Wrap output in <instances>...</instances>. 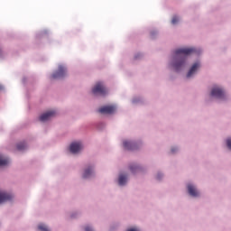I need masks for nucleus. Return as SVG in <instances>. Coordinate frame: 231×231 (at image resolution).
<instances>
[{
    "mask_svg": "<svg viewBox=\"0 0 231 231\" xmlns=\"http://www.w3.org/2000/svg\"><path fill=\"white\" fill-rule=\"evenodd\" d=\"M198 51L196 48H181L177 49L175 51V55L173 58V68L175 71H180L183 66H185V62H187V56L192 55V53H197Z\"/></svg>",
    "mask_w": 231,
    "mask_h": 231,
    "instance_id": "obj_1",
    "label": "nucleus"
},
{
    "mask_svg": "<svg viewBox=\"0 0 231 231\" xmlns=\"http://www.w3.org/2000/svg\"><path fill=\"white\" fill-rule=\"evenodd\" d=\"M92 93L94 95H107V89L106 88V87L104 86V84L102 82H98L96 84V86L93 88L92 89Z\"/></svg>",
    "mask_w": 231,
    "mask_h": 231,
    "instance_id": "obj_2",
    "label": "nucleus"
},
{
    "mask_svg": "<svg viewBox=\"0 0 231 231\" xmlns=\"http://www.w3.org/2000/svg\"><path fill=\"white\" fill-rule=\"evenodd\" d=\"M116 111V107L115 106H105L98 109L101 115H113Z\"/></svg>",
    "mask_w": 231,
    "mask_h": 231,
    "instance_id": "obj_3",
    "label": "nucleus"
},
{
    "mask_svg": "<svg viewBox=\"0 0 231 231\" xmlns=\"http://www.w3.org/2000/svg\"><path fill=\"white\" fill-rule=\"evenodd\" d=\"M63 77H66V68L62 65H60L58 68V71L54 72L51 76V79H63Z\"/></svg>",
    "mask_w": 231,
    "mask_h": 231,
    "instance_id": "obj_4",
    "label": "nucleus"
},
{
    "mask_svg": "<svg viewBox=\"0 0 231 231\" xmlns=\"http://www.w3.org/2000/svg\"><path fill=\"white\" fill-rule=\"evenodd\" d=\"M55 115H57V112H55V110L48 111L40 116V121L48 122V120H51V118H53Z\"/></svg>",
    "mask_w": 231,
    "mask_h": 231,
    "instance_id": "obj_5",
    "label": "nucleus"
},
{
    "mask_svg": "<svg viewBox=\"0 0 231 231\" xmlns=\"http://www.w3.org/2000/svg\"><path fill=\"white\" fill-rule=\"evenodd\" d=\"M82 143L80 142L72 143L69 146V151L72 154H77L82 151Z\"/></svg>",
    "mask_w": 231,
    "mask_h": 231,
    "instance_id": "obj_6",
    "label": "nucleus"
},
{
    "mask_svg": "<svg viewBox=\"0 0 231 231\" xmlns=\"http://www.w3.org/2000/svg\"><path fill=\"white\" fill-rule=\"evenodd\" d=\"M211 97H215L216 98H225V92L221 88L215 87L211 90Z\"/></svg>",
    "mask_w": 231,
    "mask_h": 231,
    "instance_id": "obj_7",
    "label": "nucleus"
},
{
    "mask_svg": "<svg viewBox=\"0 0 231 231\" xmlns=\"http://www.w3.org/2000/svg\"><path fill=\"white\" fill-rule=\"evenodd\" d=\"M13 196L0 189V205L5 203V201H10Z\"/></svg>",
    "mask_w": 231,
    "mask_h": 231,
    "instance_id": "obj_8",
    "label": "nucleus"
},
{
    "mask_svg": "<svg viewBox=\"0 0 231 231\" xmlns=\"http://www.w3.org/2000/svg\"><path fill=\"white\" fill-rule=\"evenodd\" d=\"M123 145H124L125 149H126V151H135V149H137L135 143L124 141Z\"/></svg>",
    "mask_w": 231,
    "mask_h": 231,
    "instance_id": "obj_9",
    "label": "nucleus"
},
{
    "mask_svg": "<svg viewBox=\"0 0 231 231\" xmlns=\"http://www.w3.org/2000/svg\"><path fill=\"white\" fill-rule=\"evenodd\" d=\"M188 192L193 198H198V196H199V192H198V189H196V188L193 185H191V184L188 185Z\"/></svg>",
    "mask_w": 231,
    "mask_h": 231,
    "instance_id": "obj_10",
    "label": "nucleus"
},
{
    "mask_svg": "<svg viewBox=\"0 0 231 231\" xmlns=\"http://www.w3.org/2000/svg\"><path fill=\"white\" fill-rule=\"evenodd\" d=\"M198 68H199V62H195L188 72L187 78L190 79V77H192V75L198 71Z\"/></svg>",
    "mask_w": 231,
    "mask_h": 231,
    "instance_id": "obj_11",
    "label": "nucleus"
},
{
    "mask_svg": "<svg viewBox=\"0 0 231 231\" xmlns=\"http://www.w3.org/2000/svg\"><path fill=\"white\" fill-rule=\"evenodd\" d=\"M10 163V160L8 158L0 155V167H6Z\"/></svg>",
    "mask_w": 231,
    "mask_h": 231,
    "instance_id": "obj_12",
    "label": "nucleus"
},
{
    "mask_svg": "<svg viewBox=\"0 0 231 231\" xmlns=\"http://www.w3.org/2000/svg\"><path fill=\"white\" fill-rule=\"evenodd\" d=\"M125 183H127V175H124V174L119 175L118 184L121 186H124L125 185Z\"/></svg>",
    "mask_w": 231,
    "mask_h": 231,
    "instance_id": "obj_13",
    "label": "nucleus"
},
{
    "mask_svg": "<svg viewBox=\"0 0 231 231\" xmlns=\"http://www.w3.org/2000/svg\"><path fill=\"white\" fill-rule=\"evenodd\" d=\"M93 174V168L89 167L85 170L83 173V178H91V175Z\"/></svg>",
    "mask_w": 231,
    "mask_h": 231,
    "instance_id": "obj_14",
    "label": "nucleus"
},
{
    "mask_svg": "<svg viewBox=\"0 0 231 231\" xmlns=\"http://www.w3.org/2000/svg\"><path fill=\"white\" fill-rule=\"evenodd\" d=\"M16 149L17 151H24V149H26V143H19L16 145Z\"/></svg>",
    "mask_w": 231,
    "mask_h": 231,
    "instance_id": "obj_15",
    "label": "nucleus"
},
{
    "mask_svg": "<svg viewBox=\"0 0 231 231\" xmlns=\"http://www.w3.org/2000/svg\"><path fill=\"white\" fill-rule=\"evenodd\" d=\"M130 171L131 172H138V171H140V166L132 165L130 166Z\"/></svg>",
    "mask_w": 231,
    "mask_h": 231,
    "instance_id": "obj_16",
    "label": "nucleus"
},
{
    "mask_svg": "<svg viewBox=\"0 0 231 231\" xmlns=\"http://www.w3.org/2000/svg\"><path fill=\"white\" fill-rule=\"evenodd\" d=\"M38 228L41 231H50V229H48V227L43 224H41L40 226H38Z\"/></svg>",
    "mask_w": 231,
    "mask_h": 231,
    "instance_id": "obj_17",
    "label": "nucleus"
},
{
    "mask_svg": "<svg viewBox=\"0 0 231 231\" xmlns=\"http://www.w3.org/2000/svg\"><path fill=\"white\" fill-rule=\"evenodd\" d=\"M180 19L178 16H173L171 19V24H177L179 23Z\"/></svg>",
    "mask_w": 231,
    "mask_h": 231,
    "instance_id": "obj_18",
    "label": "nucleus"
},
{
    "mask_svg": "<svg viewBox=\"0 0 231 231\" xmlns=\"http://www.w3.org/2000/svg\"><path fill=\"white\" fill-rule=\"evenodd\" d=\"M226 146L228 147V149L231 150V138H228V139L226 140Z\"/></svg>",
    "mask_w": 231,
    "mask_h": 231,
    "instance_id": "obj_19",
    "label": "nucleus"
},
{
    "mask_svg": "<svg viewBox=\"0 0 231 231\" xmlns=\"http://www.w3.org/2000/svg\"><path fill=\"white\" fill-rule=\"evenodd\" d=\"M85 230H86V231H93V229H92L91 227H89V226H87V227L85 228Z\"/></svg>",
    "mask_w": 231,
    "mask_h": 231,
    "instance_id": "obj_20",
    "label": "nucleus"
},
{
    "mask_svg": "<svg viewBox=\"0 0 231 231\" xmlns=\"http://www.w3.org/2000/svg\"><path fill=\"white\" fill-rule=\"evenodd\" d=\"M178 151V148H171V152H176Z\"/></svg>",
    "mask_w": 231,
    "mask_h": 231,
    "instance_id": "obj_21",
    "label": "nucleus"
},
{
    "mask_svg": "<svg viewBox=\"0 0 231 231\" xmlns=\"http://www.w3.org/2000/svg\"><path fill=\"white\" fill-rule=\"evenodd\" d=\"M157 180H162V175L160 173L157 174Z\"/></svg>",
    "mask_w": 231,
    "mask_h": 231,
    "instance_id": "obj_22",
    "label": "nucleus"
},
{
    "mask_svg": "<svg viewBox=\"0 0 231 231\" xmlns=\"http://www.w3.org/2000/svg\"><path fill=\"white\" fill-rule=\"evenodd\" d=\"M135 59H138V55L135 56Z\"/></svg>",
    "mask_w": 231,
    "mask_h": 231,
    "instance_id": "obj_23",
    "label": "nucleus"
}]
</instances>
